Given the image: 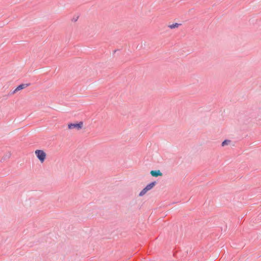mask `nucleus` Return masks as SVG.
Returning a JSON list of instances; mask_svg holds the SVG:
<instances>
[{"label": "nucleus", "instance_id": "nucleus-1", "mask_svg": "<svg viewBox=\"0 0 261 261\" xmlns=\"http://www.w3.org/2000/svg\"><path fill=\"white\" fill-rule=\"evenodd\" d=\"M35 153L41 163L44 162L46 154L43 150H36Z\"/></svg>", "mask_w": 261, "mask_h": 261}, {"label": "nucleus", "instance_id": "nucleus-6", "mask_svg": "<svg viewBox=\"0 0 261 261\" xmlns=\"http://www.w3.org/2000/svg\"><path fill=\"white\" fill-rule=\"evenodd\" d=\"M156 181H153L147 185L146 187L150 190L155 185Z\"/></svg>", "mask_w": 261, "mask_h": 261}, {"label": "nucleus", "instance_id": "nucleus-3", "mask_svg": "<svg viewBox=\"0 0 261 261\" xmlns=\"http://www.w3.org/2000/svg\"><path fill=\"white\" fill-rule=\"evenodd\" d=\"M30 84H22L16 87V88L11 92V94H14L17 91L22 90L27 87L29 86Z\"/></svg>", "mask_w": 261, "mask_h": 261}, {"label": "nucleus", "instance_id": "nucleus-7", "mask_svg": "<svg viewBox=\"0 0 261 261\" xmlns=\"http://www.w3.org/2000/svg\"><path fill=\"white\" fill-rule=\"evenodd\" d=\"M230 143V140H225L222 143V146H225V145H228Z\"/></svg>", "mask_w": 261, "mask_h": 261}, {"label": "nucleus", "instance_id": "nucleus-4", "mask_svg": "<svg viewBox=\"0 0 261 261\" xmlns=\"http://www.w3.org/2000/svg\"><path fill=\"white\" fill-rule=\"evenodd\" d=\"M150 174L152 176L154 177L162 175V173L161 172L160 170H152L150 172Z\"/></svg>", "mask_w": 261, "mask_h": 261}, {"label": "nucleus", "instance_id": "nucleus-8", "mask_svg": "<svg viewBox=\"0 0 261 261\" xmlns=\"http://www.w3.org/2000/svg\"><path fill=\"white\" fill-rule=\"evenodd\" d=\"M147 191L144 189V188L140 192L139 195V196H142L145 195Z\"/></svg>", "mask_w": 261, "mask_h": 261}, {"label": "nucleus", "instance_id": "nucleus-9", "mask_svg": "<svg viewBox=\"0 0 261 261\" xmlns=\"http://www.w3.org/2000/svg\"><path fill=\"white\" fill-rule=\"evenodd\" d=\"M144 189L146 190L147 191L149 190L146 187L144 188Z\"/></svg>", "mask_w": 261, "mask_h": 261}, {"label": "nucleus", "instance_id": "nucleus-5", "mask_svg": "<svg viewBox=\"0 0 261 261\" xmlns=\"http://www.w3.org/2000/svg\"><path fill=\"white\" fill-rule=\"evenodd\" d=\"M181 25L180 23H174L172 24H169L168 25V27L170 29H174L175 28H178L179 26Z\"/></svg>", "mask_w": 261, "mask_h": 261}, {"label": "nucleus", "instance_id": "nucleus-2", "mask_svg": "<svg viewBox=\"0 0 261 261\" xmlns=\"http://www.w3.org/2000/svg\"><path fill=\"white\" fill-rule=\"evenodd\" d=\"M83 126V122L80 121L77 123H69L68 124V128L69 129H76L77 130H80Z\"/></svg>", "mask_w": 261, "mask_h": 261}]
</instances>
